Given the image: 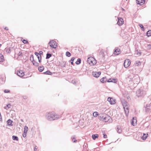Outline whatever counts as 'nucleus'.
I'll return each mask as SVG.
<instances>
[{"instance_id": "1", "label": "nucleus", "mask_w": 151, "mask_h": 151, "mask_svg": "<svg viewBox=\"0 0 151 151\" xmlns=\"http://www.w3.org/2000/svg\"><path fill=\"white\" fill-rule=\"evenodd\" d=\"M61 116L53 111L47 112L45 114V118L50 121L57 120Z\"/></svg>"}, {"instance_id": "2", "label": "nucleus", "mask_w": 151, "mask_h": 151, "mask_svg": "<svg viewBox=\"0 0 151 151\" xmlns=\"http://www.w3.org/2000/svg\"><path fill=\"white\" fill-rule=\"evenodd\" d=\"M127 79L129 81H133L134 84L135 85H137L140 81L139 77L137 75H130L127 78Z\"/></svg>"}, {"instance_id": "3", "label": "nucleus", "mask_w": 151, "mask_h": 151, "mask_svg": "<svg viewBox=\"0 0 151 151\" xmlns=\"http://www.w3.org/2000/svg\"><path fill=\"white\" fill-rule=\"evenodd\" d=\"M136 95L138 97L143 96L146 94V92L143 90V88L141 87L136 91Z\"/></svg>"}, {"instance_id": "4", "label": "nucleus", "mask_w": 151, "mask_h": 151, "mask_svg": "<svg viewBox=\"0 0 151 151\" xmlns=\"http://www.w3.org/2000/svg\"><path fill=\"white\" fill-rule=\"evenodd\" d=\"M87 62L88 63L90 64L91 65H93L96 64V61L92 57H89L88 58Z\"/></svg>"}, {"instance_id": "5", "label": "nucleus", "mask_w": 151, "mask_h": 151, "mask_svg": "<svg viewBox=\"0 0 151 151\" xmlns=\"http://www.w3.org/2000/svg\"><path fill=\"white\" fill-rule=\"evenodd\" d=\"M104 115V119H103V121L105 122H112V119L110 116H108L106 114Z\"/></svg>"}, {"instance_id": "6", "label": "nucleus", "mask_w": 151, "mask_h": 151, "mask_svg": "<svg viewBox=\"0 0 151 151\" xmlns=\"http://www.w3.org/2000/svg\"><path fill=\"white\" fill-rule=\"evenodd\" d=\"M48 44H49V46L52 48H55L57 47L56 42L54 40H50L48 43Z\"/></svg>"}, {"instance_id": "7", "label": "nucleus", "mask_w": 151, "mask_h": 151, "mask_svg": "<svg viewBox=\"0 0 151 151\" xmlns=\"http://www.w3.org/2000/svg\"><path fill=\"white\" fill-rule=\"evenodd\" d=\"M16 73L17 75L21 77H23L24 75V72L20 70H17Z\"/></svg>"}, {"instance_id": "8", "label": "nucleus", "mask_w": 151, "mask_h": 151, "mask_svg": "<svg viewBox=\"0 0 151 151\" xmlns=\"http://www.w3.org/2000/svg\"><path fill=\"white\" fill-rule=\"evenodd\" d=\"M131 62L129 59H126L124 61V67L126 68H127L130 65Z\"/></svg>"}, {"instance_id": "9", "label": "nucleus", "mask_w": 151, "mask_h": 151, "mask_svg": "<svg viewBox=\"0 0 151 151\" xmlns=\"http://www.w3.org/2000/svg\"><path fill=\"white\" fill-rule=\"evenodd\" d=\"M107 101L111 104H114L115 103V100L110 97H109L108 98Z\"/></svg>"}, {"instance_id": "10", "label": "nucleus", "mask_w": 151, "mask_h": 151, "mask_svg": "<svg viewBox=\"0 0 151 151\" xmlns=\"http://www.w3.org/2000/svg\"><path fill=\"white\" fill-rule=\"evenodd\" d=\"M104 114H106L101 113L99 114L98 118L99 120L103 121L104 119Z\"/></svg>"}, {"instance_id": "11", "label": "nucleus", "mask_w": 151, "mask_h": 151, "mask_svg": "<svg viewBox=\"0 0 151 151\" xmlns=\"http://www.w3.org/2000/svg\"><path fill=\"white\" fill-rule=\"evenodd\" d=\"M121 102L123 106V108L128 107V103L124 99H122L121 100Z\"/></svg>"}, {"instance_id": "12", "label": "nucleus", "mask_w": 151, "mask_h": 151, "mask_svg": "<svg viewBox=\"0 0 151 151\" xmlns=\"http://www.w3.org/2000/svg\"><path fill=\"white\" fill-rule=\"evenodd\" d=\"M101 74L100 72H94L93 73V75L96 78H98Z\"/></svg>"}, {"instance_id": "13", "label": "nucleus", "mask_w": 151, "mask_h": 151, "mask_svg": "<svg viewBox=\"0 0 151 151\" xmlns=\"http://www.w3.org/2000/svg\"><path fill=\"white\" fill-rule=\"evenodd\" d=\"M123 19L121 18H118V21L117 24L119 25H121L123 24Z\"/></svg>"}, {"instance_id": "14", "label": "nucleus", "mask_w": 151, "mask_h": 151, "mask_svg": "<svg viewBox=\"0 0 151 151\" xmlns=\"http://www.w3.org/2000/svg\"><path fill=\"white\" fill-rule=\"evenodd\" d=\"M145 2V0H137V4L142 5Z\"/></svg>"}, {"instance_id": "15", "label": "nucleus", "mask_w": 151, "mask_h": 151, "mask_svg": "<svg viewBox=\"0 0 151 151\" xmlns=\"http://www.w3.org/2000/svg\"><path fill=\"white\" fill-rule=\"evenodd\" d=\"M35 54L37 56L39 62L40 63L41 61V57H40V56L39 55V53L37 52H35Z\"/></svg>"}, {"instance_id": "16", "label": "nucleus", "mask_w": 151, "mask_h": 151, "mask_svg": "<svg viewBox=\"0 0 151 151\" xmlns=\"http://www.w3.org/2000/svg\"><path fill=\"white\" fill-rule=\"evenodd\" d=\"M126 116H128L129 113V108L128 107L123 108Z\"/></svg>"}, {"instance_id": "17", "label": "nucleus", "mask_w": 151, "mask_h": 151, "mask_svg": "<svg viewBox=\"0 0 151 151\" xmlns=\"http://www.w3.org/2000/svg\"><path fill=\"white\" fill-rule=\"evenodd\" d=\"M107 81V79L106 77H103L100 80L101 82L102 83L106 82Z\"/></svg>"}, {"instance_id": "18", "label": "nucleus", "mask_w": 151, "mask_h": 151, "mask_svg": "<svg viewBox=\"0 0 151 151\" xmlns=\"http://www.w3.org/2000/svg\"><path fill=\"white\" fill-rule=\"evenodd\" d=\"M120 50L119 49H116L114 51V54L115 55H118L120 54Z\"/></svg>"}, {"instance_id": "19", "label": "nucleus", "mask_w": 151, "mask_h": 151, "mask_svg": "<svg viewBox=\"0 0 151 151\" xmlns=\"http://www.w3.org/2000/svg\"><path fill=\"white\" fill-rule=\"evenodd\" d=\"M12 121L10 119H8L7 121L8 125L9 126H12Z\"/></svg>"}, {"instance_id": "20", "label": "nucleus", "mask_w": 151, "mask_h": 151, "mask_svg": "<svg viewBox=\"0 0 151 151\" xmlns=\"http://www.w3.org/2000/svg\"><path fill=\"white\" fill-rule=\"evenodd\" d=\"M99 137V135L98 134H93L92 136V139L93 140H95L96 138H98Z\"/></svg>"}, {"instance_id": "21", "label": "nucleus", "mask_w": 151, "mask_h": 151, "mask_svg": "<svg viewBox=\"0 0 151 151\" xmlns=\"http://www.w3.org/2000/svg\"><path fill=\"white\" fill-rule=\"evenodd\" d=\"M147 135H148V134H146L144 133L143 134V136L142 137L143 140H145L147 138Z\"/></svg>"}, {"instance_id": "22", "label": "nucleus", "mask_w": 151, "mask_h": 151, "mask_svg": "<svg viewBox=\"0 0 151 151\" xmlns=\"http://www.w3.org/2000/svg\"><path fill=\"white\" fill-rule=\"evenodd\" d=\"M135 65L136 66H139L141 65V63L139 61H137L134 63Z\"/></svg>"}, {"instance_id": "23", "label": "nucleus", "mask_w": 151, "mask_h": 151, "mask_svg": "<svg viewBox=\"0 0 151 151\" xmlns=\"http://www.w3.org/2000/svg\"><path fill=\"white\" fill-rule=\"evenodd\" d=\"M52 55L50 53H47L46 54V59H49L52 56Z\"/></svg>"}, {"instance_id": "24", "label": "nucleus", "mask_w": 151, "mask_h": 151, "mask_svg": "<svg viewBox=\"0 0 151 151\" xmlns=\"http://www.w3.org/2000/svg\"><path fill=\"white\" fill-rule=\"evenodd\" d=\"M12 139L14 140L18 141V138L17 136L13 135L12 137Z\"/></svg>"}, {"instance_id": "25", "label": "nucleus", "mask_w": 151, "mask_h": 151, "mask_svg": "<svg viewBox=\"0 0 151 151\" xmlns=\"http://www.w3.org/2000/svg\"><path fill=\"white\" fill-rule=\"evenodd\" d=\"M44 74H47L49 75H52V73L51 72L49 71V70H47L46 71L44 72Z\"/></svg>"}, {"instance_id": "26", "label": "nucleus", "mask_w": 151, "mask_h": 151, "mask_svg": "<svg viewBox=\"0 0 151 151\" xmlns=\"http://www.w3.org/2000/svg\"><path fill=\"white\" fill-rule=\"evenodd\" d=\"M44 66H40L39 67L38 70L40 72H42L44 69Z\"/></svg>"}, {"instance_id": "27", "label": "nucleus", "mask_w": 151, "mask_h": 151, "mask_svg": "<svg viewBox=\"0 0 151 151\" xmlns=\"http://www.w3.org/2000/svg\"><path fill=\"white\" fill-rule=\"evenodd\" d=\"M147 35L149 37L151 36V30H148L146 33Z\"/></svg>"}, {"instance_id": "28", "label": "nucleus", "mask_w": 151, "mask_h": 151, "mask_svg": "<svg viewBox=\"0 0 151 151\" xmlns=\"http://www.w3.org/2000/svg\"><path fill=\"white\" fill-rule=\"evenodd\" d=\"M81 59L80 58H78L77 59V60L76 62V63L77 65H79L81 63Z\"/></svg>"}, {"instance_id": "29", "label": "nucleus", "mask_w": 151, "mask_h": 151, "mask_svg": "<svg viewBox=\"0 0 151 151\" xmlns=\"http://www.w3.org/2000/svg\"><path fill=\"white\" fill-rule=\"evenodd\" d=\"M32 63L33 64V65L36 66H38L39 65V64L36 62L35 61H34Z\"/></svg>"}, {"instance_id": "30", "label": "nucleus", "mask_w": 151, "mask_h": 151, "mask_svg": "<svg viewBox=\"0 0 151 151\" xmlns=\"http://www.w3.org/2000/svg\"><path fill=\"white\" fill-rule=\"evenodd\" d=\"M4 57L3 55L1 54H0V62H2L3 61L4 59H3Z\"/></svg>"}, {"instance_id": "31", "label": "nucleus", "mask_w": 151, "mask_h": 151, "mask_svg": "<svg viewBox=\"0 0 151 151\" xmlns=\"http://www.w3.org/2000/svg\"><path fill=\"white\" fill-rule=\"evenodd\" d=\"M117 132L119 133H120L122 132V130L120 127H117Z\"/></svg>"}, {"instance_id": "32", "label": "nucleus", "mask_w": 151, "mask_h": 151, "mask_svg": "<svg viewBox=\"0 0 151 151\" xmlns=\"http://www.w3.org/2000/svg\"><path fill=\"white\" fill-rule=\"evenodd\" d=\"M99 113L97 112H94L93 113V115L94 117H96L97 116H99Z\"/></svg>"}, {"instance_id": "33", "label": "nucleus", "mask_w": 151, "mask_h": 151, "mask_svg": "<svg viewBox=\"0 0 151 151\" xmlns=\"http://www.w3.org/2000/svg\"><path fill=\"white\" fill-rule=\"evenodd\" d=\"M28 128L27 126H25L24 127V133H27L28 131Z\"/></svg>"}, {"instance_id": "34", "label": "nucleus", "mask_w": 151, "mask_h": 151, "mask_svg": "<svg viewBox=\"0 0 151 151\" xmlns=\"http://www.w3.org/2000/svg\"><path fill=\"white\" fill-rule=\"evenodd\" d=\"M30 60L31 61L32 63L34 61V56L33 55H31L30 57Z\"/></svg>"}, {"instance_id": "35", "label": "nucleus", "mask_w": 151, "mask_h": 151, "mask_svg": "<svg viewBox=\"0 0 151 151\" xmlns=\"http://www.w3.org/2000/svg\"><path fill=\"white\" fill-rule=\"evenodd\" d=\"M11 107V105L8 104L4 107V109H8L10 108Z\"/></svg>"}, {"instance_id": "36", "label": "nucleus", "mask_w": 151, "mask_h": 151, "mask_svg": "<svg viewBox=\"0 0 151 151\" xmlns=\"http://www.w3.org/2000/svg\"><path fill=\"white\" fill-rule=\"evenodd\" d=\"M75 59V58L74 57H72V58H71L70 59V61L72 65H73V61Z\"/></svg>"}, {"instance_id": "37", "label": "nucleus", "mask_w": 151, "mask_h": 151, "mask_svg": "<svg viewBox=\"0 0 151 151\" xmlns=\"http://www.w3.org/2000/svg\"><path fill=\"white\" fill-rule=\"evenodd\" d=\"M66 56L68 57H70L71 55V53L69 52H67L66 53Z\"/></svg>"}, {"instance_id": "38", "label": "nucleus", "mask_w": 151, "mask_h": 151, "mask_svg": "<svg viewBox=\"0 0 151 151\" xmlns=\"http://www.w3.org/2000/svg\"><path fill=\"white\" fill-rule=\"evenodd\" d=\"M112 82L114 83H116L117 82V80L116 79L114 78H112Z\"/></svg>"}, {"instance_id": "39", "label": "nucleus", "mask_w": 151, "mask_h": 151, "mask_svg": "<svg viewBox=\"0 0 151 151\" xmlns=\"http://www.w3.org/2000/svg\"><path fill=\"white\" fill-rule=\"evenodd\" d=\"M139 26L143 30H144V27L141 24H139Z\"/></svg>"}, {"instance_id": "40", "label": "nucleus", "mask_w": 151, "mask_h": 151, "mask_svg": "<svg viewBox=\"0 0 151 151\" xmlns=\"http://www.w3.org/2000/svg\"><path fill=\"white\" fill-rule=\"evenodd\" d=\"M72 138V140L74 142H76L77 141V140L74 137H73Z\"/></svg>"}, {"instance_id": "41", "label": "nucleus", "mask_w": 151, "mask_h": 151, "mask_svg": "<svg viewBox=\"0 0 151 151\" xmlns=\"http://www.w3.org/2000/svg\"><path fill=\"white\" fill-rule=\"evenodd\" d=\"M23 42L24 44H27L28 43V41L25 40H23Z\"/></svg>"}, {"instance_id": "42", "label": "nucleus", "mask_w": 151, "mask_h": 151, "mask_svg": "<svg viewBox=\"0 0 151 151\" xmlns=\"http://www.w3.org/2000/svg\"><path fill=\"white\" fill-rule=\"evenodd\" d=\"M66 62L65 61H63V67H65L66 65Z\"/></svg>"}, {"instance_id": "43", "label": "nucleus", "mask_w": 151, "mask_h": 151, "mask_svg": "<svg viewBox=\"0 0 151 151\" xmlns=\"http://www.w3.org/2000/svg\"><path fill=\"white\" fill-rule=\"evenodd\" d=\"M147 48L148 49H150L151 48V45H148L147 46Z\"/></svg>"}, {"instance_id": "44", "label": "nucleus", "mask_w": 151, "mask_h": 151, "mask_svg": "<svg viewBox=\"0 0 151 151\" xmlns=\"http://www.w3.org/2000/svg\"><path fill=\"white\" fill-rule=\"evenodd\" d=\"M22 54V52H19L18 54V57H19L21 56V55Z\"/></svg>"}, {"instance_id": "45", "label": "nucleus", "mask_w": 151, "mask_h": 151, "mask_svg": "<svg viewBox=\"0 0 151 151\" xmlns=\"http://www.w3.org/2000/svg\"><path fill=\"white\" fill-rule=\"evenodd\" d=\"M112 80V78H110L107 80V82H111Z\"/></svg>"}, {"instance_id": "46", "label": "nucleus", "mask_w": 151, "mask_h": 151, "mask_svg": "<svg viewBox=\"0 0 151 151\" xmlns=\"http://www.w3.org/2000/svg\"><path fill=\"white\" fill-rule=\"evenodd\" d=\"M10 91L8 90H4V92L5 93H8Z\"/></svg>"}, {"instance_id": "47", "label": "nucleus", "mask_w": 151, "mask_h": 151, "mask_svg": "<svg viewBox=\"0 0 151 151\" xmlns=\"http://www.w3.org/2000/svg\"><path fill=\"white\" fill-rule=\"evenodd\" d=\"M26 134L27 133H24H24L23 134V136L24 137H25L26 136Z\"/></svg>"}, {"instance_id": "48", "label": "nucleus", "mask_w": 151, "mask_h": 151, "mask_svg": "<svg viewBox=\"0 0 151 151\" xmlns=\"http://www.w3.org/2000/svg\"><path fill=\"white\" fill-rule=\"evenodd\" d=\"M103 137L104 138H106L107 137V135L105 134H103Z\"/></svg>"}, {"instance_id": "49", "label": "nucleus", "mask_w": 151, "mask_h": 151, "mask_svg": "<svg viewBox=\"0 0 151 151\" xmlns=\"http://www.w3.org/2000/svg\"><path fill=\"white\" fill-rule=\"evenodd\" d=\"M42 53H43V52L42 51H41L39 52V55L40 56V57H41V55L42 54Z\"/></svg>"}, {"instance_id": "50", "label": "nucleus", "mask_w": 151, "mask_h": 151, "mask_svg": "<svg viewBox=\"0 0 151 151\" xmlns=\"http://www.w3.org/2000/svg\"><path fill=\"white\" fill-rule=\"evenodd\" d=\"M23 98L24 99H27V96H23Z\"/></svg>"}, {"instance_id": "51", "label": "nucleus", "mask_w": 151, "mask_h": 151, "mask_svg": "<svg viewBox=\"0 0 151 151\" xmlns=\"http://www.w3.org/2000/svg\"><path fill=\"white\" fill-rule=\"evenodd\" d=\"M37 150V146H35L34 148V151H36Z\"/></svg>"}, {"instance_id": "52", "label": "nucleus", "mask_w": 151, "mask_h": 151, "mask_svg": "<svg viewBox=\"0 0 151 151\" xmlns=\"http://www.w3.org/2000/svg\"><path fill=\"white\" fill-rule=\"evenodd\" d=\"M72 83L73 84H76V82L73 81H72Z\"/></svg>"}, {"instance_id": "53", "label": "nucleus", "mask_w": 151, "mask_h": 151, "mask_svg": "<svg viewBox=\"0 0 151 151\" xmlns=\"http://www.w3.org/2000/svg\"><path fill=\"white\" fill-rule=\"evenodd\" d=\"M131 124L133 125L134 126V122L133 121H132L131 122Z\"/></svg>"}, {"instance_id": "54", "label": "nucleus", "mask_w": 151, "mask_h": 151, "mask_svg": "<svg viewBox=\"0 0 151 151\" xmlns=\"http://www.w3.org/2000/svg\"><path fill=\"white\" fill-rule=\"evenodd\" d=\"M2 120L1 115H0V121Z\"/></svg>"}, {"instance_id": "55", "label": "nucleus", "mask_w": 151, "mask_h": 151, "mask_svg": "<svg viewBox=\"0 0 151 151\" xmlns=\"http://www.w3.org/2000/svg\"><path fill=\"white\" fill-rule=\"evenodd\" d=\"M5 29H6V30H8V29L7 27H5Z\"/></svg>"}, {"instance_id": "56", "label": "nucleus", "mask_w": 151, "mask_h": 151, "mask_svg": "<svg viewBox=\"0 0 151 151\" xmlns=\"http://www.w3.org/2000/svg\"><path fill=\"white\" fill-rule=\"evenodd\" d=\"M21 121L22 122H23V120L22 119H21Z\"/></svg>"}, {"instance_id": "57", "label": "nucleus", "mask_w": 151, "mask_h": 151, "mask_svg": "<svg viewBox=\"0 0 151 151\" xmlns=\"http://www.w3.org/2000/svg\"><path fill=\"white\" fill-rule=\"evenodd\" d=\"M122 10H124V9H123V8H122Z\"/></svg>"}, {"instance_id": "58", "label": "nucleus", "mask_w": 151, "mask_h": 151, "mask_svg": "<svg viewBox=\"0 0 151 151\" xmlns=\"http://www.w3.org/2000/svg\"><path fill=\"white\" fill-rule=\"evenodd\" d=\"M1 45L0 44V46H1Z\"/></svg>"}, {"instance_id": "59", "label": "nucleus", "mask_w": 151, "mask_h": 151, "mask_svg": "<svg viewBox=\"0 0 151 151\" xmlns=\"http://www.w3.org/2000/svg\"><path fill=\"white\" fill-rule=\"evenodd\" d=\"M126 1H127V0H126Z\"/></svg>"}]
</instances>
